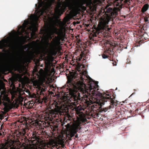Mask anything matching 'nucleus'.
<instances>
[{
	"label": "nucleus",
	"instance_id": "nucleus-28",
	"mask_svg": "<svg viewBox=\"0 0 149 149\" xmlns=\"http://www.w3.org/2000/svg\"><path fill=\"white\" fill-rule=\"evenodd\" d=\"M121 17H122V20H123V19L125 18V17H124V16L122 15Z\"/></svg>",
	"mask_w": 149,
	"mask_h": 149
},
{
	"label": "nucleus",
	"instance_id": "nucleus-27",
	"mask_svg": "<svg viewBox=\"0 0 149 149\" xmlns=\"http://www.w3.org/2000/svg\"><path fill=\"white\" fill-rule=\"evenodd\" d=\"M52 117H56V114H55H55H53Z\"/></svg>",
	"mask_w": 149,
	"mask_h": 149
},
{
	"label": "nucleus",
	"instance_id": "nucleus-21",
	"mask_svg": "<svg viewBox=\"0 0 149 149\" xmlns=\"http://www.w3.org/2000/svg\"><path fill=\"white\" fill-rule=\"evenodd\" d=\"M113 91H114L112 89H110L109 91H107V92L108 93H114Z\"/></svg>",
	"mask_w": 149,
	"mask_h": 149
},
{
	"label": "nucleus",
	"instance_id": "nucleus-26",
	"mask_svg": "<svg viewBox=\"0 0 149 149\" xmlns=\"http://www.w3.org/2000/svg\"><path fill=\"white\" fill-rule=\"evenodd\" d=\"M1 94V95H6L7 94H3V93H2V94Z\"/></svg>",
	"mask_w": 149,
	"mask_h": 149
},
{
	"label": "nucleus",
	"instance_id": "nucleus-48",
	"mask_svg": "<svg viewBox=\"0 0 149 149\" xmlns=\"http://www.w3.org/2000/svg\"><path fill=\"white\" fill-rule=\"evenodd\" d=\"M108 22H107V24H108Z\"/></svg>",
	"mask_w": 149,
	"mask_h": 149
},
{
	"label": "nucleus",
	"instance_id": "nucleus-30",
	"mask_svg": "<svg viewBox=\"0 0 149 149\" xmlns=\"http://www.w3.org/2000/svg\"><path fill=\"white\" fill-rule=\"evenodd\" d=\"M75 138H76L78 137V135L77 134L75 136Z\"/></svg>",
	"mask_w": 149,
	"mask_h": 149
},
{
	"label": "nucleus",
	"instance_id": "nucleus-14",
	"mask_svg": "<svg viewBox=\"0 0 149 149\" xmlns=\"http://www.w3.org/2000/svg\"><path fill=\"white\" fill-rule=\"evenodd\" d=\"M50 53L51 56L55 55L56 54V53L54 50H52L51 51Z\"/></svg>",
	"mask_w": 149,
	"mask_h": 149
},
{
	"label": "nucleus",
	"instance_id": "nucleus-41",
	"mask_svg": "<svg viewBox=\"0 0 149 149\" xmlns=\"http://www.w3.org/2000/svg\"><path fill=\"white\" fill-rule=\"evenodd\" d=\"M10 93H11V92H10Z\"/></svg>",
	"mask_w": 149,
	"mask_h": 149
},
{
	"label": "nucleus",
	"instance_id": "nucleus-2",
	"mask_svg": "<svg viewBox=\"0 0 149 149\" xmlns=\"http://www.w3.org/2000/svg\"><path fill=\"white\" fill-rule=\"evenodd\" d=\"M79 72V73L75 74L71 79V80L75 79V84L77 86L74 85L72 89L66 84L62 88V93H80V92L81 93H101L97 88L98 87V81H94L90 77L84 74V72Z\"/></svg>",
	"mask_w": 149,
	"mask_h": 149
},
{
	"label": "nucleus",
	"instance_id": "nucleus-7",
	"mask_svg": "<svg viewBox=\"0 0 149 149\" xmlns=\"http://www.w3.org/2000/svg\"><path fill=\"white\" fill-rule=\"evenodd\" d=\"M35 87L37 88V90L39 91V93H42L47 89V84L41 80L35 81L33 83Z\"/></svg>",
	"mask_w": 149,
	"mask_h": 149
},
{
	"label": "nucleus",
	"instance_id": "nucleus-22",
	"mask_svg": "<svg viewBox=\"0 0 149 149\" xmlns=\"http://www.w3.org/2000/svg\"><path fill=\"white\" fill-rule=\"evenodd\" d=\"M68 82H69V83L67 82V84H68V86H69V88L70 86V85L71 81H68Z\"/></svg>",
	"mask_w": 149,
	"mask_h": 149
},
{
	"label": "nucleus",
	"instance_id": "nucleus-18",
	"mask_svg": "<svg viewBox=\"0 0 149 149\" xmlns=\"http://www.w3.org/2000/svg\"><path fill=\"white\" fill-rule=\"evenodd\" d=\"M0 149H6L5 145L3 144H2L0 146Z\"/></svg>",
	"mask_w": 149,
	"mask_h": 149
},
{
	"label": "nucleus",
	"instance_id": "nucleus-37",
	"mask_svg": "<svg viewBox=\"0 0 149 149\" xmlns=\"http://www.w3.org/2000/svg\"><path fill=\"white\" fill-rule=\"evenodd\" d=\"M124 49H126V48H127V47H124Z\"/></svg>",
	"mask_w": 149,
	"mask_h": 149
},
{
	"label": "nucleus",
	"instance_id": "nucleus-17",
	"mask_svg": "<svg viewBox=\"0 0 149 149\" xmlns=\"http://www.w3.org/2000/svg\"><path fill=\"white\" fill-rule=\"evenodd\" d=\"M58 36V42H59V43H60V40H61V33H59Z\"/></svg>",
	"mask_w": 149,
	"mask_h": 149
},
{
	"label": "nucleus",
	"instance_id": "nucleus-8",
	"mask_svg": "<svg viewBox=\"0 0 149 149\" xmlns=\"http://www.w3.org/2000/svg\"><path fill=\"white\" fill-rule=\"evenodd\" d=\"M64 141L63 139H59L57 142H50L49 144V147L52 149H56L58 148L59 145H61L63 147Z\"/></svg>",
	"mask_w": 149,
	"mask_h": 149
},
{
	"label": "nucleus",
	"instance_id": "nucleus-44",
	"mask_svg": "<svg viewBox=\"0 0 149 149\" xmlns=\"http://www.w3.org/2000/svg\"><path fill=\"white\" fill-rule=\"evenodd\" d=\"M117 89V88H116V89Z\"/></svg>",
	"mask_w": 149,
	"mask_h": 149
},
{
	"label": "nucleus",
	"instance_id": "nucleus-23",
	"mask_svg": "<svg viewBox=\"0 0 149 149\" xmlns=\"http://www.w3.org/2000/svg\"><path fill=\"white\" fill-rule=\"evenodd\" d=\"M112 64L113 66H116L117 65L116 62H113Z\"/></svg>",
	"mask_w": 149,
	"mask_h": 149
},
{
	"label": "nucleus",
	"instance_id": "nucleus-38",
	"mask_svg": "<svg viewBox=\"0 0 149 149\" xmlns=\"http://www.w3.org/2000/svg\"><path fill=\"white\" fill-rule=\"evenodd\" d=\"M53 93V92H51V93Z\"/></svg>",
	"mask_w": 149,
	"mask_h": 149
},
{
	"label": "nucleus",
	"instance_id": "nucleus-24",
	"mask_svg": "<svg viewBox=\"0 0 149 149\" xmlns=\"http://www.w3.org/2000/svg\"><path fill=\"white\" fill-rule=\"evenodd\" d=\"M18 133L19 134H16V136L17 137L19 136L20 135H21V134L20 132H18Z\"/></svg>",
	"mask_w": 149,
	"mask_h": 149
},
{
	"label": "nucleus",
	"instance_id": "nucleus-39",
	"mask_svg": "<svg viewBox=\"0 0 149 149\" xmlns=\"http://www.w3.org/2000/svg\"><path fill=\"white\" fill-rule=\"evenodd\" d=\"M59 22L60 23H61V20H59Z\"/></svg>",
	"mask_w": 149,
	"mask_h": 149
},
{
	"label": "nucleus",
	"instance_id": "nucleus-46",
	"mask_svg": "<svg viewBox=\"0 0 149 149\" xmlns=\"http://www.w3.org/2000/svg\"><path fill=\"white\" fill-rule=\"evenodd\" d=\"M60 93V92H59V93Z\"/></svg>",
	"mask_w": 149,
	"mask_h": 149
},
{
	"label": "nucleus",
	"instance_id": "nucleus-42",
	"mask_svg": "<svg viewBox=\"0 0 149 149\" xmlns=\"http://www.w3.org/2000/svg\"><path fill=\"white\" fill-rule=\"evenodd\" d=\"M123 105V104H121V105H122V106Z\"/></svg>",
	"mask_w": 149,
	"mask_h": 149
},
{
	"label": "nucleus",
	"instance_id": "nucleus-9",
	"mask_svg": "<svg viewBox=\"0 0 149 149\" xmlns=\"http://www.w3.org/2000/svg\"><path fill=\"white\" fill-rule=\"evenodd\" d=\"M88 0H74V4L76 7H80L84 4Z\"/></svg>",
	"mask_w": 149,
	"mask_h": 149
},
{
	"label": "nucleus",
	"instance_id": "nucleus-6",
	"mask_svg": "<svg viewBox=\"0 0 149 149\" xmlns=\"http://www.w3.org/2000/svg\"><path fill=\"white\" fill-rule=\"evenodd\" d=\"M11 94V100L13 103L16 106H18L19 105H22L23 100L24 99V97L22 95L25 94Z\"/></svg>",
	"mask_w": 149,
	"mask_h": 149
},
{
	"label": "nucleus",
	"instance_id": "nucleus-45",
	"mask_svg": "<svg viewBox=\"0 0 149 149\" xmlns=\"http://www.w3.org/2000/svg\"><path fill=\"white\" fill-rule=\"evenodd\" d=\"M28 93H30L29 92H28Z\"/></svg>",
	"mask_w": 149,
	"mask_h": 149
},
{
	"label": "nucleus",
	"instance_id": "nucleus-25",
	"mask_svg": "<svg viewBox=\"0 0 149 149\" xmlns=\"http://www.w3.org/2000/svg\"><path fill=\"white\" fill-rule=\"evenodd\" d=\"M127 100H126L125 101H122V103H127Z\"/></svg>",
	"mask_w": 149,
	"mask_h": 149
},
{
	"label": "nucleus",
	"instance_id": "nucleus-32",
	"mask_svg": "<svg viewBox=\"0 0 149 149\" xmlns=\"http://www.w3.org/2000/svg\"><path fill=\"white\" fill-rule=\"evenodd\" d=\"M0 136H2V134L1 133H0Z\"/></svg>",
	"mask_w": 149,
	"mask_h": 149
},
{
	"label": "nucleus",
	"instance_id": "nucleus-40",
	"mask_svg": "<svg viewBox=\"0 0 149 149\" xmlns=\"http://www.w3.org/2000/svg\"><path fill=\"white\" fill-rule=\"evenodd\" d=\"M1 93H5L1 92Z\"/></svg>",
	"mask_w": 149,
	"mask_h": 149
},
{
	"label": "nucleus",
	"instance_id": "nucleus-4",
	"mask_svg": "<svg viewBox=\"0 0 149 149\" xmlns=\"http://www.w3.org/2000/svg\"><path fill=\"white\" fill-rule=\"evenodd\" d=\"M87 98L91 103H96L101 106L104 104L105 102H110V105L108 107L101 108L102 111L104 112L108 109L113 108L116 106L115 100V94H87Z\"/></svg>",
	"mask_w": 149,
	"mask_h": 149
},
{
	"label": "nucleus",
	"instance_id": "nucleus-1",
	"mask_svg": "<svg viewBox=\"0 0 149 149\" xmlns=\"http://www.w3.org/2000/svg\"><path fill=\"white\" fill-rule=\"evenodd\" d=\"M38 4H35V14L29 16L28 19L24 21L22 25L18 26L17 31L13 30L9 33V36L0 41V49L4 47L13 48L19 43L21 42L24 38V34L31 37L36 36L35 32L37 30L39 19L43 20L46 25L49 26L52 32L58 29L57 21L54 19L52 16L51 9L52 1L47 0H38Z\"/></svg>",
	"mask_w": 149,
	"mask_h": 149
},
{
	"label": "nucleus",
	"instance_id": "nucleus-34",
	"mask_svg": "<svg viewBox=\"0 0 149 149\" xmlns=\"http://www.w3.org/2000/svg\"><path fill=\"white\" fill-rule=\"evenodd\" d=\"M78 94V96H80V94L78 93V94Z\"/></svg>",
	"mask_w": 149,
	"mask_h": 149
},
{
	"label": "nucleus",
	"instance_id": "nucleus-49",
	"mask_svg": "<svg viewBox=\"0 0 149 149\" xmlns=\"http://www.w3.org/2000/svg\"><path fill=\"white\" fill-rule=\"evenodd\" d=\"M109 30H110V29H109Z\"/></svg>",
	"mask_w": 149,
	"mask_h": 149
},
{
	"label": "nucleus",
	"instance_id": "nucleus-10",
	"mask_svg": "<svg viewBox=\"0 0 149 149\" xmlns=\"http://www.w3.org/2000/svg\"><path fill=\"white\" fill-rule=\"evenodd\" d=\"M118 2H116L115 3V5L117 6V8L118 11H120L121 9V4L119 3V2H121V0H118Z\"/></svg>",
	"mask_w": 149,
	"mask_h": 149
},
{
	"label": "nucleus",
	"instance_id": "nucleus-13",
	"mask_svg": "<svg viewBox=\"0 0 149 149\" xmlns=\"http://www.w3.org/2000/svg\"><path fill=\"white\" fill-rule=\"evenodd\" d=\"M147 7L146 5H144L142 9V11L144 12L147 10Z\"/></svg>",
	"mask_w": 149,
	"mask_h": 149
},
{
	"label": "nucleus",
	"instance_id": "nucleus-11",
	"mask_svg": "<svg viewBox=\"0 0 149 149\" xmlns=\"http://www.w3.org/2000/svg\"><path fill=\"white\" fill-rule=\"evenodd\" d=\"M4 100L7 102H6L4 103V104L5 106L7 105L8 104V103H9L10 102V98L7 96H6L4 98Z\"/></svg>",
	"mask_w": 149,
	"mask_h": 149
},
{
	"label": "nucleus",
	"instance_id": "nucleus-20",
	"mask_svg": "<svg viewBox=\"0 0 149 149\" xmlns=\"http://www.w3.org/2000/svg\"><path fill=\"white\" fill-rule=\"evenodd\" d=\"M102 58L103 59H106V58H107L108 57L107 55H105L104 54H102Z\"/></svg>",
	"mask_w": 149,
	"mask_h": 149
},
{
	"label": "nucleus",
	"instance_id": "nucleus-19",
	"mask_svg": "<svg viewBox=\"0 0 149 149\" xmlns=\"http://www.w3.org/2000/svg\"><path fill=\"white\" fill-rule=\"evenodd\" d=\"M30 102V101L28 102H26V104L25 102V100H24V105H25L26 106V105H27L29 107V104H29V103Z\"/></svg>",
	"mask_w": 149,
	"mask_h": 149
},
{
	"label": "nucleus",
	"instance_id": "nucleus-3",
	"mask_svg": "<svg viewBox=\"0 0 149 149\" xmlns=\"http://www.w3.org/2000/svg\"><path fill=\"white\" fill-rule=\"evenodd\" d=\"M62 95L61 94H28L31 98H33L34 100L32 101H30L29 107L31 108L33 105L34 102H37L39 103L41 102L39 99L40 95H43L44 97L42 100L46 102L50 99H53L54 104H55L56 107L58 105H63L64 104L70 103L72 101H75L77 99L80 100L79 98L77 97V94H63Z\"/></svg>",
	"mask_w": 149,
	"mask_h": 149
},
{
	"label": "nucleus",
	"instance_id": "nucleus-5",
	"mask_svg": "<svg viewBox=\"0 0 149 149\" xmlns=\"http://www.w3.org/2000/svg\"><path fill=\"white\" fill-rule=\"evenodd\" d=\"M77 123L70 125V123H68L65 126L69 133L67 134V136L70 138L74 136L81 129L80 125L86 122L87 120L85 114L82 112H79L77 116Z\"/></svg>",
	"mask_w": 149,
	"mask_h": 149
},
{
	"label": "nucleus",
	"instance_id": "nucleus-35",
	"mask_svg": "<svg viewBox=\"0 0 149 149\" xmlns=\"http://www.w3.org/2000/svg\"><path fill=\"white\" fill-rule=\"evenodd\" d=\"M123 111V112H124V114H125V112H124V111Z\"/></svg>",
	"mask_w": 149,
	"mask_h": 149
},
{
	"label": "nucleus",
	"instance_id": "nucleus-43",
	"mask_svg": "<svg viewBox=\"0 0 149 149\" xmlns=\"http://www.w3.org/2000/svg\"><path fill=\"white\" fill-rule=\"evenodd\" d=\"M123 28V27L122 26V28H121L122 29Z\"/></svg>",
	"mask_w": 149,
	"mask_h": 149
},
{
	"label": "nucleus",
	"instance_id": "nucleus-29",
	"mask_svg": "<svg viewBox=\"0 0 149 149\" xmlns=\"http://www.w3.org/2000/svg\"><path fill=\"white\" fill-rule=\"evenodd\" d=\"M71 118V117H68V120H69V121H70V119Z\"/></svg>",
	"mask_w": 149,
	"mask_h": 149
},
{
	"label": "nucleus",
	"instance_id": "nucleus-16",
	"mask_svg": "<svg viewBox=\"0 0 149 149\" xmlns=\"http://www.w3.org/2000/svg\"><path fill=\"white\" fill-rule=\"evenodd\" d=\"M129 1V0H122V6L123 3H127Z\"/></svg>",
	"mask_w": 149,
	"mask_h": 149
},
{
	"label": "nucleus",
	"instance_id": "nucleus-31",
	"mask_svg": "<svg viewBox=\"0 0 149 149\" xmlns=\"http://www.w3.org/2000/svg\"><path fill=\"white\" fill-rule=\"evenodd\" d=\"M2 103V101L0 99V105Z\"/></svg>",
	"mask_w": 149,
	"mask_h": 149
},
{
	"label": "nucleus",
	"instance_id": "nucleus-12",
	"mask_svg": "<svg viewBox=\"0 0 149 149\" xmlns=\"http://www.w3.org/2000/svg\"><path fill=\"white\" fill-rule=\"evenodd\" d=\"M106 10V13H110L111 15H109L110 16H112L113 15V10L112 8L110 7H109L107 9L105 8Z\"/></svg>",
	"mask_w": 149,
	"mask_h": 149
},
{
	"label": "nucleus",
	"instance_id": "nucleus-36",
	"mask_svg": "<svg viewBox=\"0 0 149 149\" xmlns=\"http://www.w3.org/2000/svg\"><path fill=\"white\" fill-rule=\"evenodd\" d=\"M51 118H50V116H49V117L48 118H49H49H50V119H51Z\"/></svg>",
	"mask_w": 149,
	"mask_h": 149
},
{
	"label": "nucleus",
	"instance_id": "nucleus-33",
	"mask_svg": "<svg viewBox=\"0 0 149 149\" xmlns=\"http://www.w3.org/2000/svg\"><path fill=\"white\" fill-rule=\"evenodd\" d=\"M132 94V95H130V97L131 96H132V95L133 94Z\"/></svg>",
	"mask_w": 149,
	"mask_h": 149
},
{
	"label": "nucleus",
	"instance_id": "nucleus-15",
	"mask_svg": "<svg viewBox=\"0 0 149 149\" xmlns=\"http://www.w3.org/2000/svg\"><path fill=\"white\" fill-rule=\"evenodd\" d=\"M22 47L23 50L25 51H27L29 49V47H27L26 45H23L22 46Z\"/></svg>",
	"mask_w": 149,
	"mask_h": 149
},
{
	"label": "nucleus",
	"instance_id": "nucleus-47",
	"mask_svg": "<svg viewBox=\"0 0 149 149\" xmlns=\"http://www.w3.org/2000/svg\"><path fill=\"white\" fill-rule=\"evenodd\" d=\"M121 50H123L122 48Z\"/></svg>",
	"mask_w": 149,
	"mask_h": 149
}]
</instances>
